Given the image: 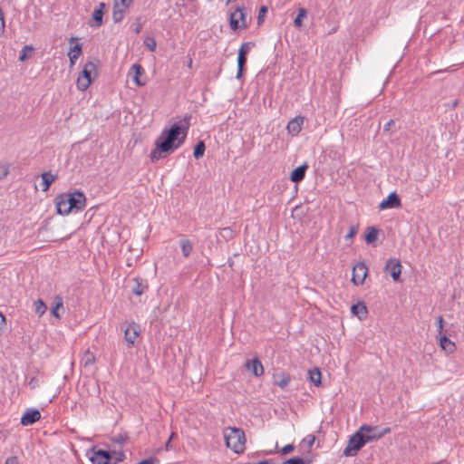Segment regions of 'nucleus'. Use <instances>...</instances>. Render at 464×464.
I'll return each mask as SVG.
<instances>
[{"label": "nucleus", "mask_w": 464, "mask_h": 464, "mask_svg": "<svg viewBox=\"0 0 464 464\" xmlns=\"http://www.w3.org/2000/svg\"><path fill=\"white\" fill-rule=\"evenodd\" d=\"M185 138L186 130L178 124L172 125L168 130H164L156 141V149L150 152L151 160H159L162 157V153L177 150L184 142Z\"/></svg>", "instance_id": "nucleus-1"}, {"label": "nucleus", "mask_w": 464, "mask_h": 464, "mask_svg": "<svg viewBox=\"0 0 464 464\" xmlns=\"http://www.w3.org/2000/svg\"><path fill=\"white\" fill-rule=\"evenodd\" d=\"M224 439L227 448L235 453H242L246 449V436L243 430L235 427H227L223 430Z\"/></svg>", "instance_id": "nucleus-2"}, {"label": "nucleus", "mask_w": 464, "mask_h": 464, "mask_svg": "<svg viewBox=\"0 0 464 464\" xmlns=\"http://www.w3.org/2000/svg\"><path fill=\"white\" fill-rule=\"evenodd\" d=\"M365 443L375 441L391 432L390 428L380 429L377 426L362 425L359 428Z\"/></svg>", "instance_id": "nucleus-3"}, {"label": "nucleus", "mask_w": 464, "mask_h": 464, "mask_svg": "<svg viewBox=\"0 0 464 464\" xmlns=\"http://www.w3.org/2000/svg\"><path fill=\"white\" fill-rule=\"evenodd\" d=\"M230 27L233 31L246 29L248 26L247 13L244 6H238L230 14Z\"/></svg>", "instance_id": "nucleus-4"}, {"label": "nucleus", "mask_w": 464, "mask_h": 464, "mask_svg": "<svg viewBox=\"0 0 464 464\" xmlns=\"http://www.w3.org/2000/svg\"><path fill=\"white\" fill-rule=\"evenodd\" d=\"M92 75H96V64L93 62H88L77 79V87L80 91L87 90L92 83Z\"/></svg>", "instance_id": "nucleus-5"}, {"label": "nucleus", "mask_w": 464, "mask_h": 464, "mask_svg": "<svg viewBox=\"0 0 464 464\" xmlns=\"http://www.w3.org/2000/svg\"><path fill=\"white\" fill-rule=\"evenodd\" d=\"M359 430H357L349 440L347 446L343 450L344 456H354L365 445Z\"/></svg>", "instance_id": "nucleus-6"}, {"label": "nucleus", "mask_w": 464, "mask_h": 464, "mask_svg": "<svg viewBox=\"0 0 464 464\" xmlns=\"http://www.w3.org/2000/svg\"><path fill=\"white\" fill-rule=\"evenodd\" d=\"M66 200H68L69 208L72 210H82L86 206V197L81 191H74L72 193H64Z\"/></svg>", "instance_id": "nucleus-7"}, {"label": "nucleus", "mask_w": 464, "mask_h": 464, "mask_svg": "<svg viewBox=\"0 0 464 464\" xmlns=\"http://www.w3.org/2000/svg\"><path fill=\"white\" fill-rule=\"evenodd\" d=\"M69 42L71 47L68 52V57L70 60L71 66H73L78 58L82 55V44L79 42V38L77 37H71Z\"/></svg>", "instance_id": "nucleus-8"}, {"label": "nucleus", "mask_w": 464, "mask_h": 464, "mask_svg": "<svg viewBox=\"0 0 464 464\" xmlns=\"http://www.w3.org/2000/svg\"><path fill=\"white\" fill-rule=\"evenodd\" d=\"M368 275V268L364 263L361 262L353 266L352 282L360 285H362Z\"/></svg>", "instance_id": "nucleus-9"}, {"label": "nucleus", "mask_w": 464, "mask_h": 464, "mask_svg": "<svg viewBox=\"0 0 464 464\" xmlns=\"http://www.w3.org/2000/svg\"><path fill=\"white\" fill-rule=\"evenodd\" d=\"M92 464H109L111 455L108 451L92 449L87 453Z\"/></svg>", "instance_id": "nucleus-10"}, {"label": "nucleus", "mask_w": 464, "mask_h": 464, "mask_svg": "<svg viewBox=\"0 0 464 464\" xmlns=\"http://www.w3.org/2000/svg\"><path fill=\"white\" fill-rule=\"evenodd\" d=\"M140 327L138 324L130 322L127 324L124 329V338L130 345H134L137 338L140 335Z\"/></svg>", "instance_id": "nucleus-11"}, {"label": "nucleus", "mask_w": 464, "mask_h": 464, "mask_svg": "<svg viewBox=\"0 0 464 464\" xmlns=\"http://www.w3.org/2000/svg\"><path fill=\"white\" fill-rule=\"evenodd\" d=\"M401 264L397 258H390L385 265L384 270L389 272L394 281H399L401 274Z\"/></svg>", "instance_id": "nucleus-12"}, {"label": "nucleus", "mask_w": 464, "mask_h": 464, "mask_svg": "<svg viewBox=\"0 0 464 464\" xmlns=\"http://www.w3.org/2000/svg\"><path fill=\"white\" fill-rule=\"evenodd\" d=\"M112 19L115 23H119L124 16L125 10L131 5L133 0H115Z\"/></svg>", "instance_id": "nucleus-13"}, {"label": "nucleus", "mask_w": 464, "mask_h": 464, "mask_svg": "<svg viewBox=\"0 0 464 464\" xmlns=\"http://www.w3.org/2000/svg\"><path fill=\"white\" fill-rule=\"evenodd\" d=\"M105 4L100 3L99 5L93 10L89 25L93 28H98L102 24V18L105 10Z\"/></svg>", "instance_id": "nucleus-14"}, {"label": "nucleus", "mask_w": 464, "mask_h": 464, "mask_svg": "<svg viewBox=\"0 0 464 464\" xmlns=\"http://www.w3.org/2000/svg\"><path fill=\"white\" fill-rule=\"evenodd\" d=\"M41 413L36 409H28L21 418V424L24 426H29L39 420Z\"/></svg>", "instance_id": "nucleus-15"}, {"label": "nucleus", "mask_w": 464, "mask_h": 464, "mask_svg": "<svg viewBox=\"0 0 464 464\" xmlns=\"http://www.w3.org/2000/svg\"><path fill=\"white\" fill-rule=\"evenodd\" d=\"M401 206V200L395 192H392L383 199L380 205V209L394 208Z\"/></svg>", "instance_id": "nucleus-16"}, {"label": "nucleus", "mask_w": 464, "mask_h": 464, "mask_svg": "<svg viewBox=\"0 0 464 464\" xmlns=\"http://www.w3.org/2000/svg\"><path fill=\"white\" fill-rule=\"evenodd\" d=\"M245 366L256 377H259L264 373L263 364L257 358L247 360L245 363Z\"/></svg>", "instance_id": "nucleus-17"}, {"label": "nucleus", "mask_w": 464, "mask_h": 464, "mask_svg": "<svg viewBox=\"0 0 464 464\" xmlns=\"http://www.w3.org/2000/svg\"><path fill=\"white\" fill-rule=\"evenodd\" d=\"M303 124L304 117L297 116L287 123L286 130L292 136H296L301 131Z\"/></svg>", "instance_id": "nucleus-18"}, {"label": "nucleus", "mask_w": 464, "mask_h": 464, "mask_svg": "<svg viewBox=\"0 0 464 464\" xmlns=\"http://www.w3.org/2000/svg\"><path fill=\"white\" fill-rule=\"evenodd\" d=\"M64 198V194H61L55 199L57 212L61 215H68L73 211L72 208H69L68 200Z\"/></svg>", "instance_id": "nucleus-19"}, {"label": "nucleus", "mask_w": 464, "mask_h": 464, "mask_svg": "<svg viewBox=\"0 0 464 464\" xmlns=\"http://www.w3.org/2000/svg\"><path fill=\"white\" fill-rule=\"evenodd\" d=\"M352 314L359 318V320H364L367 316V308L363 302H358L351 307Z\"/></svg>", "instance_id": "nucleus-20"}, {"label": "nucleus", "mask_w": 464, "mask_h": 464, "mask_svg": "<svg viewBox=\"0 0 464 464\" xmlns=\"http://www.w3.org/2000/svg\"><path fill=\"white\" fill-rule=\"evenodd\" d=\"M41 178L42 191L45 192L49 189L50 186L57 179V175L53 174L51 172H44L42 173Z\"/></svg>", "instance_id": "nucleus-21"}, {"label": "nucleus", "mask_w": 464, "mask_h": 464, "mask_svg": "<svg viewBox=\"0 0 464 464\" xmlns=\"http://www.w3.org/2000/svg\"><path fill=\"white\" fill-rule=\"evenodd\" d=\"M440 346L448 354H451L456 350L455 343L450 341L445 334L440 336Z\"/></svg>", "instance_id": "nucleus-22"}, {"label": "nucleus", "mask_w": 464, "mask_h": 464, "mask_svg": "<svg viewBox=\"0 0 464 464\" xmlns=\"http://www.w3.org/2000/svg\"><path fill=\"white\" fill-rule=\"evenodd\" d=\"M60 310H63V300L62 296L55 295L51 307V313L56 319H60L62 317Z\"/></svg>", "instance_id": "nucleus-23"}, {"label": "nucleus", "mask_w": 464, "mask_h": 464, "mask_svg": "<svg viewBox=\"0 0 464 464\" xmlns=\"http://www.w3.org/2000/svg\"><path fill=\"white\" fill-rule=\"evenodd\" d=\"M306 169H307L306 164H303V165L297 167L296 169H295L291 172V176H290L291 180L295 183L302 181L305 176Z\"/></svg>", "instance_id": "nucleus-24"}, {"label": "nucleus", "mask_w": 464, "mask_h": 464, "mask_svg": "<svg viewBox=\"0 0 464 464\" xmlns=\"http://www.w3.org/2000/svg\"><path fill=\"white\" fill-rule=\"evenodd\" d=\"M132 283V293L136 295H141L148 288V285L140 278H133Z\"/></svg>", "instance_id": "nucleus-25"}, {"label": "nucleus", "mask_w": 464, "mask_h": 464, "mask_svg": "<svg viewBox=\"0 0 464 464\" xmlns=\"http://www.w3.org/2000/svg\"><path fill=\"white\" fill-rule=\"evenodd\" d=\"M131 72H133L132 81L138 86H143L145 82L140 80V76L143 73V68L141 65L135 63L131 66Z\"/></svg>", "instance_id": "nucleus-26"}, {"label": "nucleus", "mask_w": 464, "mask_h": 464, "mask_svg": "<svg viewBox=\"0 0 464 464\" xmlns=\"http://www.w3.org/2000/svg\"><path fill=\"white\" fill-rule=\"evenodd\" d=\"M81 362L84 367L92 366L95 362L94 353L87 349L82 355Z\"/></svg>", "instance_id": "nucleus-27"}, {"label": "nucleus", "mask_w": 464, "mask_h": 464, "mask_svg": "<svg viewBox=\"0 0 464 464\" xmlns=\"http://www.w3.org/2000/svg\"><path fill=\"white\" fill-rule=\"evenodd\" d=\"M307 17V11L304 7H300L298 9V14L295 19L294 20V25L296 28H301L304 24V20Z\"/></svg>", "instance_id": "nucleus-28"}, {"label": "nucleus", "mask_w": 464, "mask_h": 464, "mask_svg": "<svg viewBox=\"0 0 464 464\" xmlns=\"http://www.w3.org/2000/svg\"><path fill=\"white\" fill-rule=\"evenodd\" d=\"M274 378H275V384H276L280 388L286 387L291 380L290 376L285 373L276 374L274 376Z\"/></svg>", "instance_id": "nucleus-29"}, {"label": "nucleus", "mask_w": 464, "mask_h": 464, "mask_svg": "<svg viewBox=\"0 0 464 464\" xmlns=\"http://www.w3.org/2000/svg\"><path fill=\"white\" fill-rule=\"evenodd\" d=\"M180 246H181L182 254L186 257H188L193 250L192 243L187 238L180 239Z\"/></svg>", "instance_id": "nucleus-30"}, {"label": "nucleus", "mask_w": 464, "mask_h": 464, "mask_svg": "<svg viewBox=\"0 0 464 464\" xmlns=\"http://www.w3.org/2000/svg\"><path fill=\"white\" fill-rule=\"evenodd\" d=\"M246 63V55H244L243 53H238L237 55V78L240 79L243 75L244 66Z\"/></svg>", "instance_id": "nucleus-31"}, {"label": "nucleus", "mask_w": 464, "mask_h": 464, "mask_svg": "<svg viewBox=\"0 0 464 464\" xmlns=\"http://www.w3.org/2000/svg\"><path fill=\"white\" fill-rule=\"evenodd\" d=\"M321 372L318 368H314L309 371V378L310 381L315 385L320 386L321 385Z\"/></svg>", "instance_id": "nucleus-32"}, {"label": "nucleus", "mask_w": 464, "mask_h": 464, "mask_svg": "<svg viewBox=\"0 0 464 464\" xmlns=\"http://www.w3.org/2000/svg\"><path fill=\"white\" fill-rule=\"evenodd\" d=\"M34 312L35 314L41 317L43 316L46 310H47V306L46 304H44V302L42 300V299H38L34 302Z\"/></svg>", "instance_id": "nucleus-33"}, {"label": "nucleus", "mask_w": 464, "mask_h": 464, "mask_svg": "<svg viewBox=\"0 0 464 464\" xmlns=\"http://www.w3.org/2000/svg\"><path fill=\"white\" fill-rule=\"evenodd\" d=\"M378 234H379L378 229H376L374 227H369L368 231H367L366 235H365V241L368 244L374 243L377 240V238H378Z\"/></svg>", "instance_id": "nucleus-34"}, {"label": "nucleus", "mask_w": 464, "mask_h": 464, "mask_svg": "<svg viewBox=\"0 0 464 464\" xmlns=\"http://www.w3.org/2000/svg\"><path fill=\"white\" fill-rule=\"evenodd\" d=\"M33 51H34V47L32 45H25L20 53L19 61L24 62L26 59H28L31 56Z\"/></svg>", "instance_id": "nucleus-35"}, {"label": "nucleus", "mask_w": 464, "mask_h": 464, "mask_svg": "<svg viewBox=\"0 0 464 464\" xmlns=\"http://www.w3.org/2000/svg\"><path fill=\"white\" fill-rule=\"evenodd\" d=\"M205 149H206V147H205L204 142H203V141H199V142L196 145V147L194 148V152H193L194 157H195L196 159H199V158H201V157L204 155Z\"/></svg>", "instance_id": "nucleus-36"}, {"label": "nucleus", "mask_w": 464, "mask_h": 464, "mask_svg": "<svg viewBox=\"0 0 464 464\" xmlns=\"http://www.w3.org/2000/svg\"><path fill=\"white\" fill-rule=\"evenodd\" d=\"M144 45L151 52H154L157 46V43L154 37L146 36L144 39Z\"/></svg>", "instance_id": "nucleus-37"}, {"label": "nucleus", "mask_w": 464, "mask_h": 464, "mask_svg": "<svg viewBox=\"0 0 464 464\" xmlns=\"http://www.w3.org/2000/svg\"><path fill=\"white\" fill-rule=\"evenodd\" d=\"M254 46V44L251 43V42H247V43H244L239 50H238V53H243L244 55H246L250 51L251 49L253 48Z\"/></svg>", "instance_id": "nucleus-38"}, {"label": "nucleus", "mask_w": 464, "mask_h": 464, "mask_svg": "<svg viewBox=\"0 0 464 464\" xmlns=\"http://www.w3.org/2000/svg\"><path fill=\"white\" fill-rule=\"evenodd\" d=\"M9 173V165L0 164V180L5 179Z\"/></svg>", "instance_id": "nucleus-39"}, {"label": "nucleus", "mask_w": 464, "mask_h": 464, "mask_svg": "<svg viewBox=\"0 0 464 464\" xmlns=\"http://www.w3.org/2000/svg\"><path fill=\"white\" fill-rule=\"evenodd\" d=\"M266 13H267V7L266 6H262L259 9L258 17H257V22H258L259 24L263 22L264 16L266 15Z\"/></svg>", "instance_id": "nucleus-40"}, {"label": "nucleus", "mask_w": 464, "mask_h": 464, "mask_svg": "<svg viewBox=\"0 0 464 464\" xmlns=\"http://www.w3.org/2000/svg\"><path fill=\"white\" fill-rule=\"evenodd\" d=\"M284 464H304V461L302 458H293L287 459Z\"/></svg>", "instance_id": "nucleus-41"}, {"label": "nucleus", "mask_w": 464, "mask_h": 464, "mask_svg": "<svg viewBox=\"0 0 464 464\" xmlns=\"http://www.w3.org/2000/svg\"><path fill=\"white\" fill-rule=\"evenodd\" d=\"M357 233V227L354 226L350 227L348 233L345 236L346 239H352Z\"/></svg>", "instance_id": "nucleus-42"}, {"label": "nucleus", "mask_w": 464, "mask_h": 464, "mask_svg": "<svg viewBox=\"0 0 464 464\" xmlns=\"http://www.w3.org/2000/svg\"><path fill=\"white\" fill-rule=\"evenodd\" d=\"M294 446L292 444H287L285 447H283L280 450L282 455H286L294 450Z\"/></svg>", "instance_id": "nucleus-43"}, {"label": "nucleus", "mask_w": 464, "mask_h": 464, "mask_svg": "<svg viewBox=\"0 0 464 464\" xmlns=\"http://www.w3.org/2000/svg\"><path fill=\"white\" fill-rule=\"evenodd\" d=\"M395 122L393 120H390L385 125H384V131H393L392 128L394 127Z\"/></svg>", "instance_id": "nucleus-44"}, {"label": "nucleus", "mask_w": 464, "mask_h": 464, "mask_svg": "<svg viewBox=\"0 0 464 464\" xmlns=\"http://www.w3.org/2000/svg\"><path fill=\"white\" fill-rule=\"evenodd\" d=\"M437 325H438V332L441 335L442 330H443V318L441 316H439L437 319Z\"/></svg>", "instance_id": "nucleus-45"}, {"label": "nucleus", "mask_w": 464, "mask_h": 464, "mask_svg": "<svg viewBox=\"0 0 464 464\" xmlns=\"http://www.w3.org/2000/svg\"><path fill=\"white\" fill-rule=\"evenodd\" d=\"M5 31V18H4V14L3 12L0 10V34H2Z\"/></svg>", "instance_id": "nucleus-46"}, {"label": "nucleus", "mask_w": 464, "mask_h": 464, "mask_svg": "<svg viewBox=\"0 0 464 464\" xmlns=\"http://www.w3.org/2000/svg\"><path fill=\"white\" fill-rule=\"evenodd\" d=\"M5 464H19L17 457H10L6 459Z\"/></svg>", "instance_id": "nucleus-47"}, {"label": "nucleus", "mask_w": 464, "mask_h": 464, "mask_svg": "<svg viewBox=\"0 0 464 464\" xmlns=\"http://www.w3.org/2000/svg\"><path fill=\"white\" fill-rule=\"evenodd\" d=\"M173 437H174V433H172V434L170 435V437H169V440L167 441V443H166V445H165V449H166V450H170L172 449L171 444H170V441H171V440L173 439Z\"/></svg>", "instance_id": "nucleus-48"}, {"label": "nucleus", "mask_w": 464, "mask_h": 464, "mask_svg": "<svg viewBox=\"0 0 464 464\" xmlns=\"http://www.w3.org/2000/svg\"><path fill=\"white\" fill-rule=\"evenodd\" d=\"M314 440H315V438L313 435H309L305 439V440H307V443H308L309 446H312L314 444Z\"/></svg>", "instance_id": "nucleus-49"}, {"label": "nucleus", "mask_w": 464, "mask_h": 464, "mask_svg": "<svg viewBox=\"0 0 464 464\" xmlns=\"http://www.w3.org/2000/svg\"><path fill=\"white\" fill-rule=\"evenodd\" d=\"M123 457H124V454L121 452V453H119V456H117L116 459L121 460Z\"/></svg>", "instance_id": "nucleus-50"}, {"label": "nucleus", "mask_w": 464, "mask_h": 464, "mask_svg": "<svg viewBox=\"0 0 464 464\" xmlns=\"http://www.w3.org/2000/svg\"><path fill=\"white\" fill-rule=\"evenodd\" d=\"M141 30V26L140 25H138L136 28H135V33L136 34H139Z\"/></svg>", "instance_id": "nucleus-51"}, {"label": "nucleus", "mask_w": 464, "mask_h": 464, "mask_svg": "<svg viewBox=\"0 0 464 464\" xmlns=\"http://www.w3.org/2000/svg\"><path fill=\"white\" fill-rule=\"evenodd\" d=\"M4 439H5V437H4L3 433L0 431V440H2Z\"/></svg>", "instance_id": "nucleus-52"}]
</instances>
